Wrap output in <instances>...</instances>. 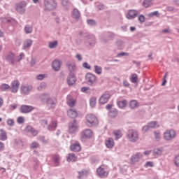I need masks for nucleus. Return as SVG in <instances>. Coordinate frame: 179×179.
<instances>
[{"mask_svg":"<svg viewBox=\"0 0 179 179\" xmlns=\"http://www.w3.org/2000/svg\"><path fill=\"white\" fill-rule=\"evenodd\" d=\"M174 138H176V131L173 129L166 130L164 133V139H165V141H171V139H174Z\"/></svg>","mask_w":179,"mask_h":179,"instance_id":"6","label":"nucleus"},{"mask_svg":"<svg viewBox=\"0 0 179 179\" xmlns=\"http://www.w3.org/2000/svg\"><path fill=\"white\" fill-rule=\"evenodd\" d=\"M76 103V101L75 99H71V96H68L67 98V104L69 107H73Z\"/></svg>","mask_w":179,"mask_h":179,"instance_id":"30","label":"nucleus"},{"mask_svg":"<svg viewBox=\"0 0 179 179\" xmlns=\"http://www.w3.org/2000/svg\"><path fill=\"white\" fill-rule=\"evenodd\" d=\"M127 138L130 142H136L139 138V134L136 130L130 129L127 133Z\"/></svg>","mask_w":179,"mask_h":179,"instance_id":"3","label":"nucleus"},{"mask_svg":"<svg viewBox=\"0 0 179 179\" xmlns=\"http://www.w3.org/2000/svg\"><path fill=\"white\" fill-rule=\"evenodd\" d=\"M113 136H115L116 140L120 139V138H122V131L120 129L113 131Z\"/></svg>","mask_w":179,"mask_h":179,"instance_id":"25","label":"nucleus"},{"mask_svg":"<svg viewBox=\"0 0 179 179\" xmlns=\"http://www.w3.org/2000/svg\"><path fill=\"white\" fill-rule=\"evenodd\" d=\"M149 17H153V16H159V11H154L148 15Z\"/></svg>","mask_w":179,"mask_h":179,"instance_id":"48","label":"nucleus"},{"mask_svg":"<svg viewBox=\"0 0 179 179\" xmlns=\"http://www.w3.org/2000/svg\"><path fill=\"white\" fill-rule=\"evenodd\" d=\"M38 146H39V145H38V143H37V142H33L31 144V149H37V148H38Z\"/></svg>","mask_w":179,"mask_h":179,"instance_id":"49","label":"nucleus"},{"mask_svg":"<svg viewBox=\"0 0 179 179\" xmlns=\"http://www.w3.org/2000/svg\"><path fill=\"white\" fill-rule=\"evenodd\" d=\"M117 106L120 107V108H125V107H127V100L118 101Z\"/></svg>","mask_w":179,"mask_h":179,"instance_id":"31","label":"nucleus"},{"mask_svg":"<svg viewBox=\"0 0 179 179\" xmlns=\"http://www.w3.org/2000/svg\"><path fill=\"white\" fill-rule=\"evenodd\" d=\"M34 110V107L29 105H22L20 108V111L22 114H29Z\"/></svg>","mask_w":179,"mask_h":179,"instance_id":"7","label":"nucleus"},{"mask_svg":"<svg viewBox=\"0 0 179 179\" xmlns=\"http://www.w3.org/2000/svg\"><path fill=\"white\" fill-rule=\"evenodd\" d=\"M57 45H58V41H57L49 43V48H55V47H57Z\"/></svg>","mask_w":179,"mask_h":179,"instance_id":"41","label":"nucleus"},{"mask_svg":"<svg viewBox=\"0 0 179 179\" xmlns=\"http://www.w3.org/2000/svg\"><path fill=\"white\" fill-rule=\"evenodd\" d=\"M27 3H26L25 1H22L20 3H17L15 9L18 13H24V11L26 10V6Z\"/></svg>","mask_w":179,"mask_h":179,"instance_id":"10","label":"nucleus"},{"mask_svg":"<svg viewBox=\"0 0 179 179\" xmlns=\"http://www.w3.org/2000/svg\"><path fill=\"white\" fill-rule=\"evenodd\" d=\"M69 134H75V132H78V123H76V121L69 124Z\"/></svg>","mask_w":179,"mask_h":179,"instance_id":"12","label":"nucleus"},{"mask_svg":"<svg viewBox=\"0 0 179 179\" xmlns=\"http://www.w3.org/2000/svg\"><path fill=\"white\" fill-rule=\"evenodd\" d=\"M138 16V11L135 10H129L127 15H126L127 19H135V17Z\"/></svg>","mask_w":179,"mask_h":179,"instance_id":"18","label":"nucleus"},{"mask_svg":"<svg viewBox=\"0 0 179 179\" xmlns=\"http://www.w3.org/2000/svg\"><path fill=\"white\" fill-rule=\"evenodd\" d=\"M89 173H90L89 169H83V171H78V178L82 179L83 177H87V176H89Z\"/></svg>","mask_w":179,"mask_h":179,"instance_id":"17","label":"nucleus"},{"mask_svg":"<svg viewBox=\"0 0 179 179\" xmlns=\"http://www.w3.org/2000/svg\"><path fill=\"white\" fill-rule=\"evenodd\" d=\"M80 16V13H79V10L74 9L73 11V17H74L75 19H79Z\"/></svg>","mask_w":179,"mask_h":179,"instance_id":"36","label":"nucleus"},{"mask_svg":"<svg viewBox=\"0 0 179 179\" xmlns=\"http://www.w3.org/2000/svg\"><path fill=\"white\" fill-rule=\"evenodd\" d=\"M31 44H33V41L27 40L24 43V48H29V47H31Z\"/></svg>","mask_w":179,"mask_h":179,"instance_id":"40","label":"nucleus"},{"mask_svg":"<svg viewBox=\"0 0 179 179\" xmlns=\"http://www.w3.org/2000/svg\"><path fill=\"white\" fill-rule=\"evenodd\" d=\"M154 166H155V164L153 163V162H147L144 165V167H145V169H148V167H154Z\"/></svg>","mask_w":179,"mask_h":179,"instance_id":"43","label":"nucleus"},{"mask_svg":"<svg viewBox=\"0 0 179 179\" xmlns=\"http://www.w3.org/2000/svg\"><path fill=\"white\" fill-rule=\"evenodd\" d=\"M23 57H24V54L23 53H20V56H19V59H18V62L22 60V59L23 58Z\"/></svg>","mask_w":179,"mask_h":179,"instance_id":"63","label":"nucleus"},{"mask_svg":"<svg viewBox=\"0 0 179 179\" xmlns=\"http://www.w3.org/2000/svg\"><path fill=\"white\" fill-rule=\"evenodd\" d=\"M26 132H31L34 136H37L38 131L37 130L34 129L31 126H27L25 128Z\"/></svg>","mask_w":179,"mask_h":179,"instance_id":"23","label":"nucleus"},{"mask_svg":"<svg viewBox=\"0 0 179 179\" xmlns=\"http://www.w3.org/2000/svg\"><path fill=\"white\" fill-rule=\"evenodd\" d=\"M80 144L78 142L74 144H71L70 146V150L71 152H80Z\"/></svg>","mask_w":179,"mask_h":179,"instance_id":"20","label":"nucleus"},{"mask_svg":"<svg viewBox=\"0 0 179 179\" xmlns=\"http://www.w3.org/2000/svg\"><path fill=\"white\" fill-rule=\"evenodd\" d=\"M52 128H57V122L54 121L52 122V124L49 126V129H51Z\"/></svg>","mask_w":179,"mask_h":179,"instance_id":"53","label":"nucleus"},{"mask_svg":"<svg viewBox=\"0 0 179 179\" xmlns=\"http://www.w3.org/2000/svg\"><path fill=\"white\" fill-rule=\"evenodd\" d=\"M131 82H132V83H136V82H138V75L135 73L133 74L131 78Z\"/></svg>","mask_w":179,"mask_h":179,"instance_id":"42","label":"nucleus"},{"mask_svg":"<svg viewBox=\"0 0 179 179\" xmlns=\"http://www.w3.org/2000/svg\"><path fill=\"white\" fill-rule=\"evenodd\" d=\"M96 174L99 177H107L108 176V171L107 170V166L106 165H101L96 169Z\"/></svg>","mask_w":179,"mask_h":179,"instance_id":"4","label":"nucleus"},{"mask_svg":"<svg viewBox=\"0 0 179 179\" xmlns=\"http://www.w3.org/2000/svg\"><path fill=\"white\" fill-rule=\"evenodd\" d=\"M123 85L125 87H129V83H128V81H123Z\"/></svg>","mask_w":179,"mask_h":179,"instance_id":"61","label":"nucleus"},{"mask_svg":"<svg viewBox=\"0 0 179 179\" xmlns=\"http://www.w3.org/2000/svg\"><path fill=\"white\" fill-rule=\"evenodd\" d=\"M85 79L87 80V85H89L90 86H92L93 83L96 82V76L90 73H88L85 76Z\"/></svg>","mask_w":179,"mask_h":179,"instance_id":"9","label":"nucleus"},{"mask_svg":"<svg viewBox=\"0 0 179 179\" xmlns=\"http://www.w3.org/2000/svg\"><path fill=\"white\" fill-rule=\"evenodd\" d=\"M52 66L56 72H58V71L61 69V62H59L58 60H54L52 64Z\"/></svg>","mask_w":179,"mask_h":179,"instance_id":"22","label":"nucleus"},{"mask_svg":"<svg viewBox=\"0 0 179 179\" xmlns=\"http://www.w3.org/2000/svg\"><path fill=\"white\" fill-rule=\"evenodd\" d=\"M96 101H97V99H96V97H92L90 99V106L92 107V108L96 107Z\"/></svg>","mask_w":179,"mask_h":179,"instance_id":"32","label":"nucleus"},{"mask_svg":"<svg viewBox=\"0 0 179 179\" xmlns=\"http://www.w3.org/2000/svg\"><path fill=\"white\" fill-rule=\"evenodd\" d=\"M4 148H5V144L2 142H0V152H1V150H3Z\"/></svg>","mask_w":179,"mask_h":179,"instance_id":"59","label":"nucleus"},{"mask_svg":"<svg viewBox=\"0 0 179 179\" xmlns=\"http://www.w3.org/2000/svg\"><path fill=\"white\" fill-rule=\"evenodd\" d=\"M53 162L55 164V166H59V162H61V157L58 155H55L53 156Z\"/></svg>","mask_w":179,"mask_h":179,"instance_id":"28","label":"nucleus"},{"mask_svg":"<svg viewBox=\"0 0 179 179\" xmlns=\"http://www.w3.org/2000/svg\"><path fill=\"white\" fill-rule=\"evenodd\" d=\"M155 140L157 141H160L162 136L160 135V131H154Z\"/></svg>","mask_w":179,"mask_h":179,"instance_id":"39","label":"nucleus"},{"mask_svg":"<svg viewBox=\"0 0 179 179\" xmlns=\"http://www.w3.org/2000/svg\"><path fill=\"white\" fill-rule=\"evenodd\" d=\"M142 154L141 152H137L136 154L134 155L131 157V163H136V162H139V159L142 157Z\"/></svg>","mask_w":179,"mask_h":179,"instance_id":"21","label":"nucleus"},{"mask_svg":"<svg viewBox=\"0 0 179 179\" xmlns=\"http://www.w3.org/2000/svg\"><path fill=\"white\" fill-rule=\"evenodd\" d=\"M67 67L68 69L70 71V73H73V71L76 69V65H75V63H67Z\"/></svg>","mask_w":179,"mask_h":179,"instance_id":"27","label":"nucleus"},{"mask_svg":"<svg viewBox=\"0 0 179 179\" xmlns=\"http://www.w3.org/2000/svg\"><path fill=\"white\" fill-rule=\"evenodd\" d=\"M105 145L108 149H113L115 145V143L114 142V139L112 138H108L105 141Z\"/></svg>","mask_w":179,"mask_h":179,"instance_id":"16","label":"nucleus"},{"mask_svg":"<svg viewBox=\"0 0 179 179\" xmlns=\"http://www.w3.org/2000/svg\"><path fill=\"white\" fill-rule=\"evenodd\" d=\"M149 124H148L147 126H144L143 127V131H144V132H146V131H149Z\"/></svg>","mask_w":179,"mask_h":179,"instance_id":"60","label":"nucleus"},{"mask_svg":"<svg viewBox=\"0 0 179 179\" xmlns=\"http://www.w3.org/2000/svg\"><path fill=\"white\" fill-rule=\"evenodd\" d=\"M67 115L70 118H76L78 117V112L75 110L70 109L68 110Z\"/></svg>","mask_w":179,"mask_h":179,"instance_id":"24","label":"nucleus"},{"mask_svg":"<svg viewBox=\"0 0 179 179\" xmlns=\"http://www.w3.org/2000/svg\"><path fill=\"white\" fill-rule=\"evenodd\" d=\"M129 106H130L131 108H136V107L139 106V103H138V102L136 101L132 100L130 101Z\"/></svg>","mask_w":179,"mask_h":179,"instance_id":"34","label":"nucleus"},{"mask_svg":"<svg viewBox=\"0 0 179 179\" xmlns=\"http://www.w3.org/2000/svg\"><path fill=\"white\" fill-rule=\"evenodd\" d=\"M20 86V83L17 80H15L11 83V87L10 89L12 93H16L19 91V87Z\"/></svg>","mask_w":179,"mask_h":179,"instance_id":"11","label":"nucleus"},{"mask_svg":"<svg viewBox=\"0 0 179 179\" xmlns=\"http://www.w3.org/2000/svg\"><path fill=\"white\" fill-rule=\"evenodd\" d=\"M83 68H85V69H90L91 66L87 64V62H85L83 64Z\"/></svg>","mask_w":179,"mask_h":179,"instance_id":"57","label":"nucleus"},{"mask_svg":"<svg viewBox=\"0 0 179 179\" xmlns=\"http://www.w3.org/2000/svg\"><path fill=\"white\" fill-rule=\"evenodd\" d=\"M47 87V84L45 83H41L40 86L38 87V90H43V89H45Z\"/></svg>","mask_w":179,"mask_h":179,"instance_id":"47","label":"nucleus"},{"mask_svg":"<svg viewBox=\"0 0 179 179\" xmlns=\"http://www.w3.org/2000/svg\"><path fill=\"white\" fill-rule=\"evenodd\" d=\"M154 155H162V150L160 149H155L154 150Z\"/></svg>","mask_w":179,"mask_h":179,"instance_id":"56","label":"nucleus"},{"mask_svg":"<svg viewBox=\"0 0 179 179\" xmlns=\"http://www.w3.org/2000/svg\"><path fill=\"white\" fill-rule=\"evenodd\" d=\"M93 136V131L90 129H87L81 132V138L85 139L86 138H92Z\"/></svg>","mask_w":179,"mask_h":179,"instance_id":"13","label":"nucleus"},{"mask_svg":"<svg viewBox=\"0 0 179 179\" xmlns=\"http://www.w3.org/2000/svg\"><path fill=\"white\" fill-rule=\"evenodd\" d=\"M87 23H88V24H91V25L96 24V22L93 20H87Z\"/></svg>","mask_w":179,"mask_h":179,"instance_id":"58","label":"nucleus"},{"mask_svg":"<svg viewBox=\"0 0 179 179\" xmlns=\"http://www.w3.org/2000/svg\"><path fill=\"white\" fill-rule=\"evenodd\" d=\"M36 65V60L34 59H32L31 60V66H34Z\"/></svg>","mask_w":179,"mask_h":179,"instance_id":"62","label":"nucleus"},{"mask_svg":"<svg viewBox=\"0 0 179 179\" xmlns=\"http://www.w3.org/2000/svg\"><path fill=\"white\" fill-rule=\"evenodd\" d=\"M66 160L69 163H73L78 160V157L73 153L68 154L66 157Z\"/></svg>","mask_w":179,"mask_h":179,"instance_id":"19","label":"nucleus"},{"mask_svg":"<svg viewBox=\"0 0 179 179\" xmlns=\"http://www.w3.org/2000/svg\"><path fill=\"white\" fill-rule=\"evenodd\" d=\"M44 78H45V74H39L37 76V79L38 80H43V79H44Z\"/></svg>","mask_w":179,"mask_h":179,"instance_id":"52","label":"nucleus"},{"mask_svg":"<svg viewBox=\"0 0 179 179\" xmlns=\"http://www.w3.org/2000/svg\"><path fill=\"white\" fill-rule=\"evenodd\" d=\"M10 110H16L17 108V104L13 103L12 105H10Z\"/></svg>","mask_w":179,"mask_h":179,"instance_id":"54","label":"nucleus"},{"mask_svg":"<svg viewBox=\"0 0 179 179\" xmlns=\"http://www.w3.org/2000/svg\"><path fill=\"white\" fill-rule=\"evenodd\" d=\"M31 89H33V87L31 85H22L21 86V93L22 94H29L30 92H31Z\"/></svg>","mask_w":179,"mask_h":179,"instance_id":"14","label":"nucleus"},{"mask_svg":"<svg viewBox=\"0 0 179 179\" xmlns=\"http://www.w3.org/2000/svg\"><path fill=\"white\" fill-rule=\"evenodd\" d=\"M118 113L117 112V110L114 109L110 111H109L108 115L110 117V118H115L117 117V115Z\"/></svg>","mask_w":179,"mask_h":179,"instance_id":"33","label":"nucleus"},{"mask_svg":"<svg viewBox=\"0 0 179 179\" xmlns=\"http://www.w3.org/2000/svg\"><path fill=\"white\" fill-rule=\"evenodd\" d=\"M7 124L10 127H13V125L15 124V121H13V120H12V119H8L7 120Z\"/></svg>","mask_w":179,"mask_h":179,"instance_id":"51","label":"nucleus"},{"mask_svg":"<svg viewBox=\"0 0 179 179\" xmlns=\"http://www.w3.org/2000/svg\"><path fill=\"white\" fill-rule=\"evenodd\" d=\"M76 58L78 59V61H82V56L80 55H76Z\"/></svg>","mask_w":179,"mask_h":179,"instance_id":"64","label":"nucleus"},{"mask_svg":"<svg viewBox=\"0 0 179 179\" xmlns=\"http://www.w3.org/2000/svg\"><path fill=\"white\" fill-rule=\"evenodd\" d=\"M8 61H10L11 64H14L15 62V55L13 53H10L7 57Z\"/></svg>","mask_w":179,"mask_h":179,"instance_id":"37","label":"nucleus"},{"mask_svg":"<svg viewBox=\"0 0 179 179\" xmlns=\"http://www.w3.org/2000/svg\"><path fill=\"white\" fill-rule=\"evenodd\" d=\"M41 100L45 101L46 100L47 106L50 108H55V106H57V99H51L48 94H43L41 96Z\"/></svg>","mask_w":179,"mask_h":179,"instance_id":"2","label":"nucleus"},{"mask_svg":"<svg viewBox=\"0 0 179 179\" xmlns=\"http://www.w3.org/2000/svg\"><path fill=\"white\" fill-rule=\"evenodd\" d=\"M6 139H8L6 131L3 129H0V141H6Z\"/></svg>","mask_w":179,"mask_h":179,"instance_id":"26","label":"nucleus"},{"mask_svg":"<svg viewBox=\"0 0 179 179\" xmlns=\"http://www.w3.org/2000/svg\"><path fill=\"white\" fill-rule=\"evenodd\" d=\"M67 83L69 86H72L76 83V77H75V74L70 73L67 78Z\"/></svg>","mask_w":179,"mask_h":179,"instance_id":"15","label":"nucleus"},{"mask_svg":"<svg viewBox=\"0 0 179 179\" xmlns=\"http://www.w3.org/2000/svg\"><path fill=\"white\" fill-rule=\"evenodd\" d=\"M138 20L140 21L141 23H143V22H145V15H140L138 17Z\"/></svg>","mask_w":179,"mask_h":179,"instance_id":"55","label":"nucleus"},{"mask_svg":"<svg viewBox=\"0 0 179 179\" xmlns=\"http://www.w3.org/2000/svg\"><path fill=\"white\" fill-rule=\"evenodd\" d=\"M94 69H95L96 73H97L98 75H100L102 72L101 67L99 66H94Z\"/></svg>","mask_w":179,"mask_h":179,"instance_id":"45","label":"nucleus"},{"mask_svg":"<svg viewBox=\"0 0 179 179\" xmlns=\"http://www.w3.org/2000/svg\"><path fill=\"white\" fill-rule=\"evenodd\" d=\"M0 89L1 92H5L6 90H9V89H10V86L8 84H2Z\"/></svg>","mask_w":179,"mask_h":179,"instance_id":"35","label":"nucleus"},{"mask_svg":"<svg viewBox=\"0 0 179 179\" xmlns=\"http://www.w3.org/2000/svg\"><path fill=\"white\" fill-rule=\"evenodd\" d=\"M175 166L179 167V155H177L174 159Z\"/></svg>","mask_w":179,"mask_h":179,"instance_id":"50","label":"nucleus"},{"mask_svg":"<svg viewBox=\"0 0 179 179\" xmlns=\"http://www.w3.org/2000/svg\"><path fill=\"white\" fill-rule=\"evenodd\" d=\"M154 1L155 0H144L143 3L144 8H149V6H152Z\"/></svg>","mask_w":179,"mask_h":179,"instance_id":"29","label":"nucleus"},{"mask_svg":"<svg viewBox=\"0 0 179 179\" xmlns=\"http://www.w3.org/2000/svg\"><path fill=\"white\" fill-rule=\"evenodd\" d=\"M57 8V3L54 0H45V10H54Z\"/></svg>","mask_w":179,"mask_h":179,"instance_id":"5","label":"nucleus"},{"mask_svg":"<svg viewBox=\"0 0 179 179\" xmlns=\"http://www.w3.org/2000/svg\"><path fill=\"white\" fill-rule=\"evenodd\" d=\"M85 124L87 127H96L99 125V119L93 114H87L85 116Z\"/></svg>","mask_w":179,"mask_h":179,"instance_id":"1","label":"nucleus"},{"mask_svg":"<svg viewBox=\"0 0 179 179\" xmlns=\"http://www.w3.org/2000/svg\"><path fill=\"white\" fill-rule=\"evenodd\" d=\"M148 127L150 128H159L160 125L157 122H150L148 123Z\"/></svg>","mask_w":179,"mask_h":179,"instance_id":"38","label":"nucleus"},{"mask_svg":"<svg viewBox=\"0 0 179 179\" xmlns=\"http://www.w3.org/2000/svg\"><path fill=\"white\" fill-rule=\"evenodd\" d=\"M17 122H18V124H24V117L22 116L18 117V118L17 119Z\"/></svg>","mask_w":179,"mask_h":179,"instance_id":"46","label":"nucleus"},{"mask_svg":"<svg viewBox=\"0 0 179 179\" xmlns=\"http://www.w3.org/2000/svg\"><path fill=\"white\" fill-rule=\"evenodd\" d=\"M110 97H111V95L110 94V93L108 92L103 93L99 98L100 104H106V103H108V100H110Z\"/></svg>","mask_w":179,"mask_h":179,"instance_id":"8","label":"nucleus"},{"mask_svg":"<svg viewBox=\"0 0 179 179\" xmlns=\"http://www.w3.org/2000/svg\"><path fill=\"white\" fill-rule=\"evenodd\" d=\"M24 30H25V33H27V34L31 33L33 31V27H30L29 25H27L25 27Z\"/></svg>","mask_w":179,"mask_h":179,"instance_id":"44","label":"nucleus"}]
</instances>
